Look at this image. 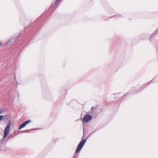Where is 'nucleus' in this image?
Returning <instances> with one entry per match:
<instances>
[{"instance_id": "nucleus-8", "label": "nucleus", "mask_w": 158, "mask_h": 158, "mask_svg": "<svg viewBox=\"0 0 158 158\" xmlns=\"http://www.w3.org/2000/svg\"><path fill=\"white\" fill-rule=\"evenodd\" d=\"M94 108V107H92L91 108V110H92V109H93Z\"/></svg>"}, {"instance_id": "nucleus-1", "label": "nucleus", "mask_w": 158, "mask_h": 158, "mask_svg": "<svg viewBox=\"0 0 158 158\" xmlns=\"http://www.w3.org/2000/svg\"><path fill=\"white\" fill-rule=\"evenodd\" d=\"M86 140L84 139L82 140L78 144L76 150V153H77L81 150L85 143Z\"/></svg>"}, {"instance_id": "nucleus-5", "label": "nucleus", "mask_w": 158, "mask_h": 158, "mask_svg": "<svg viewBox=\"0 0 158 158\" xmlns=\"http://www.w3.org/2000/svg\"><path fill=\"white\" fill-rule=\"evenodd\" d=\"M60 0H56L55 3V5H56L57 4L58 2L60 1Z\"/></svg>"}, {"instance_id": "nucleus-10", "label": "nucleus", "mask_w": 158, "mask_h": 158, "mask_svg": "<svg viewBox=\"0 0 158 158\" xmlns=\"http://www.w3.org/2000/svg\"><path fill=\"white\" fill-rule=\"evenodd\" d=\"M27 130L25 131V132H27Z\"/></svg>"}, {"instance_id": "nucleus-2", "label": "nucleus", "mask_w": 158, "mask_h": 158, "mask_svg": "<svg viewBox=\"0 0 158 158\" xmlns=\"http://www.w3.org/2000/svg\"><path fill=\"white\" fill-rule=\"evenodd\" d=\"M10 125L11 123L10 122L8 123L5 129L4 133V138H6L8 135L10 131Z\"/></svg>"}, {"instance_id": "nucleus-7", "label": "nucleus", "mask_w": 158, "mask_h": 158, "mask_svg": "<svg viewBox=\"0 0 158 158\" xmlns=\"http://www.w3.org/2000/svg\"><path fill=\"white\" fill-rule=\"evenodd\" d=\"M2 44V42L1 41H0V47L1 45Z\"/></svg>"}, {"instance_id": "nucleus-6", "label": "nucleus", "mask_w": 158, "mask_h": 158, "mask_svg": "<svg viewBox=\"0 0 158 158\" xmlns=\"http://www.w3.org/2000/svg\"><path fill=\"white\" fill-rule=\"evenodd\" d=\"M3 115H0V121L3 118Z\"/></svg>"}, {"instance_id": "nucleus-9", "label": "nucleus", "mask_w": 158, "mask_h": 158, "mask_svg": "<svg viewBox=\"0 0 158 158\" xmlns=\"http://www.w3.org/2000/svg\"><path fill=\"white\" fill-rule=\"evenodd\" d=\"M1 112H2V111L0 110V114H1Z\"/></svg>"}, {"instance_id": "nucleus-3", "label": "nucleus", "mask_w": 158, "mask_h": 158, "mask_svg": "<svg viewBox=\"0 0 158 158\" xmlns=\"http://www.w3.org/2000/svg\"><path fill=\"white\" fill-rule=\"evenodd\" d=\"M92 116L89 114L85 116L83 118V120L85 122H87L91 119Z\"/></svg>"}, {"instance_id": "nucleus-11", "label": "nucleus", "mask_w": 158, "mask_h": 158, "mask_svg": "<svg viewBox=\"0 0 158 158\" xmlns=\"http://www.w3.org/2000/svg\"><path fill=\"white\" fill-rule=\"evenodd\" d=\"M75 157V156L73 157V158H74V157Z\"/></svg>"}, {"instance_id": "nucleus-4", "label": "nucleus", "mask_w": 158, "mask_h": 158, "mask_svg": "<svg viewBox=\"0 0 158 158\" xmlns=\"http://www.w3.org/2000/svg\"><path fill=\"white\" fill-rule=\"evenodd\" d=\"M31 122V120L30 119L26 121L25 122L21 124L20 126V127L19 128V130H20L25 127L26 125L27 124Z\"/></svg>"}]
</instances>
